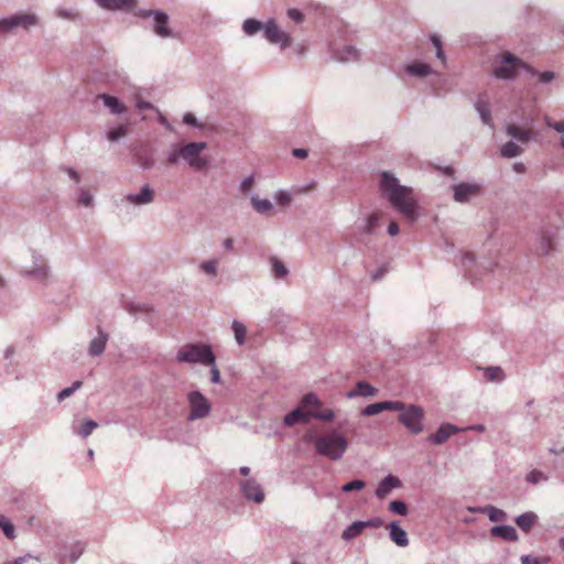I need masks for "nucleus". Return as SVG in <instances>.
I'll use <instances>...</instances> for the list:
<instances>
[{
    "label": "nucleus",
    "instance_id": "423d86ee",
    "mask_svg": "<svg viewBox=\"0 0 564 564\" xmlns=\"http://www.w3.org/2000/svg\"><path fill=\"white\" fill-rule=\"evenodd\" d=\"M176 359L184 364H214L215 355L209 345L187 344L178 349Z\"/></svg>",
    "mask_w": 564,
    "mask_h": 564
},
{
    "label": "nucleus",
    "instance_id": "39448f33",
    "mask_svg": "<svg viewBox=\"0 0 564 564\" xmlns=\"http://www.w3.org/2000/svg\"><path fill=\"white\" fill-rule=\"evenodd\" d=\"M520 69H524L530 74H535V70L527 65L521 58L517 57L510 52H503L500 55V61H496L492 73L496 78L510 80L513 79Z\"/></svg>",
    "mask_w": 564,
    "mask_h": 564
},
{
    "label": "nucleus",
    "instance_id": "393cba45",
    "mask_svg": "<svg viewBox=\"0 0 564 564\" xmlns=\"http://www.w3.org/2000/svg\"><path fill=\"white\" fill-rule=\"evenodd\" d=\"M490 533L505 541L517 542L519 540L516 529L508 524L495 525L491 528Z\"/></svg>",
    "mask_w": 564,
    "mask_h": 564
},
{
    "label": "nucleus",
    "instance_id": "49530a36",
    "mask_svg": "<svg viewBox=\"0 0 564 564\" xmlns=\"http://www.w3.org/2000/svg\"><path fill=\"white\" fill-rule=\"evenodd\" d=\"M321 404L318 397L313 392L306 393L301 401L303 408H318Z\"/></svg>",
    "mask_w": 564,
    "mask_h": 564
},
{
    "label": "nucleus",
    "instance_id": "7c9ffc66",
    "mask_svg": "<svg viewBox=\"0 0 564 564\" xmlns=\"http://www.w3.org/2000/svg\"><path fill=\"white\" fill-rule=\"evenodd\" d=\"M99 7L107 10H120L133 6L134 0H95Z\"/></svg>",
    "mask_w": 564,
    "mask_h": 564
},
{
    "label": "nucleus",
    "instance_id": "72a5a7b5",
    "mask_svg": "<svg viewBox=\"0 0 564 564\" xmlns=\"http://www.w3.org/2000/svg\"><path fill=\"white\" fill-rule=\"evenodd\" d=\"M231 329L234 332L235 340L239 346L246 344L247 340V327L240 321L234 319L231 323Z\"/></svg>",
    "mask_w": 564,
    "mask_h": 564
},
{
    "label": "nucleus",
    "instance_id": "a19ab883",
    "mask_svg": "<svg viewBox=\"0 0 564 564\" xmlns=\"http://www.w3.org/2000/svg\"><path fill=\"white\" fill-rule=\"evenodd\" d=\"M128 133V124H120L118 127L111 128L107 132V139L111 142H117L121 138L126 137Z\"/></svg>",
    "mask_w": 564,
    "mask_h": 564
},
{
    "label": "nucleus",
    "instance_id": "dca6fc26",
    "mask_svg": "<svg viewBox=\"0 0 564 564\" xmlns=\"http://www.w3.org/2000/svg\"><path fill=\"white\" fill-rule=\"evenodd\" d=\"M403 409V402L400 401H382L367 405L361 410V415L372 416L382 411H401Z\"/></svg>",
    "mask_w": 564,
    "mask_h": 564
},
{
    "label": "nucleus",
    "instance_id": "7ed1b4c3",
    "mask_svg": "<svg viewBox=\"0 0 564 564\" xmlns=\"http://www.w3.org/2000/svg\"><path fill=\"white\" fill-rule=\"evenodd\" d=\"M205 142H187L184 144H173L167 152V163L176 165L184 161L195 170H203L207 165V160L200 156L206 149Z\"/></svg>",
    "mask_w": 564,
    "mask_h": 564
},
{
    "label": "nucleus",
    "instance_id": "c85d7f7f",
    "mask_svg": "<svg viewBox=\"0 0 564 564\" xmlns=\"http://www.w3.org/2000/svg\"><path fill=\"white\" fill-rule=\"evenodd\" d=\"M555 232L543 230L540 237V249L544 254H550L554 250Z\"/></svg>",
    "mask_w": 564,
    "mask_h": 564
},
{
    "label": "nucleus",
    "instance_id": "0eeeda50",
    "mask_svg": "<svg viewBox=\"0 0 564 564\" xmlns=\"http://www.w3.org/2000/svg\"><path fill=\"white\" fill-rule=\"evenodd\" d=\"M399 76L401 78H412L417 80H423L426 78H434L437 82H444V76L436 70L431 64L420 61V59H411L405 62L400 69Z\"/></svg>",
    "mask_w": 564,
    "mask_h": 564
},
{
    "label": "nucleus",
    "instance_id": "5fc2aeb1",
    "mask_svg": "<svg viewBox=\"0 0 564 564\" xmlns=\"http://www.w3.org/2000/svg\"><path fill=\"white\" fill-rule=\"evenodd\" d=\"M183 122L187 126H192V127H195V128H198V129H203L204 128V124L203 123H199L196 119V117L194 116V113L192 112H186L184 116H183Z\"/></svg>",
    "mask_w": 564,
    "mask_h": 564
},
{
    "label": "nucleus",
    "instance_id": "f8f14e48",
    "mask_svg": "<svg viewBox=\"0 0 564 564\" xmlns=\"http://www.w3.org/2000/svg\"><path fill=\"white\" fill-rule=\"evenodd\" d=\"M481 193L477 182H462L453 186V198L456 203H467Z\"/></svg>",
    "mask_w": 564,
    "mask_h": 564
},
{
    "label": "nucleus",
    "instance_id": "79ce46f5",
    "mask_svg": "<svg viewBox=\"0 0 564 564\" xmlns=\"http://www.w3.org/2000/svg\"><path fill=\"white\" fill-rule=\"evenodd\" d=\"M0 528L2 529L4 535L9 540L15 539V529L9 519H7L3 514H0Z\"/></svg>",
    "mask_w": 564,
    "mask_h": 564
},
{
    "label": "nucleus",
    "instance_id": "c9c22d12",
    "mask_svg": "<svg viewBox=\"0 0 564 564\" xmlns=\"http://www.w3.org/2000/svg\"><path fill=\"white\" fill-rule=\"evenodd\" d=\"M270 262H271V272L275 279H285L288 276L289 270L283 262H281L275 257H272L270 259Z\"/></svg>",
    "mask_w": 564,
    "mask_h": 564
},
{
    "label": "nucleus",
    "instance_id": "13d9d810",
    "mask_svg": "<svg viewBox=\"0 0 564 564\" xmlns=\"http://www.w3.org/2000/svg\"><path fill=\"white\" fill-rule=\"evenodd\" d=\"M253 184L254 177L252 175H249L240 182L239 189L241 193H247L252 187Z\"/></svg>",
    "mask_w": 564,
    "mask_h": 564
},
{
    "label": "nucleus",
    "instance_id": "6e6d98bb",
    "mask_svg": "<svg viewBox=\"0 0 564 564\" xmlns=\"http://www.w3.org/2000/svg\"><path fill=\"white\" fill-rule=\"evenodd\" d=\"M334 416H335L334 411L330 409L322 411V412L311 413V417H315V419L322 420V421H332L334 419Z\"/></svg>",
    "mask_w": 564,
    "mask_h": 564
},
{
    "label": "nucleus",
    "instance_id": "9d476101",
    "mask_svg": "<svg viewBox=\"0 0 564 564\" xmlns=\"http://www.w3.org/2000/svg\"><path fill=\"white\" fill-rule=\"evenodd\" d=\"M39 23L35 13L19 12L0 20V33H10L15 29L30 30Z\"/></svg>",
    "mask_w": 564,
    "mask_h": 564
},
{
    "label": "nucleus",
    "instance_id": "a211bd4d",
    "mask_svg": "<svg viewBox=\"0 0 564 564\" xmlns=\"http://www.w3.org/2000/svg\"><path fill=\"white\" fill-rule=\"evenodd\" d=\"M360 51L355 45H344L333 51V56L341 63H355L360 59Z\"/></svg>",
    "mask_w": 564,
    "mask_h": 564
},
{
    "label": "nucleus",
    "instance_id": "bb28decb",
    "mask_svg": "<svg viewBox=\"0 0 564 564\" xmlns=\"http://www.w3.org/2000/svg\"><path fill=\"white\" fill-rule=\"evenodd\" d=\"M310 419L311 413H306L301 408H296L284 416V424L293 426L297 423H306Z\"/></svg>",
    "mask_w": 564,
    "mask_h": 564
},
{
    "label": "nucleus",
    "instance_id": "4468645a",
    "mask_svg": "<svg viewBox=\"0 0 564 564\" xmlns=\"http://www.w3.org/2000/svg\"><path fill=\"white\" fill-rule=\"evenodd\" d=\"M154 200V189L150 184H144L138 193H129L123 196L122 202L133 206H143Z\"/></svg>",
    "mask_w": 564,
    "mask_h": 564
},
{
    "label": "nucleus",
    "instance_id": "f257e3e1",
    "mask_svg": "<svg viewBox=\"0 0 564 564\" xmlns=\"http://www.w3.org/2000/svg\"><path fill=\"white\" fill-rule=\"evenodd\" d=\"M379 188L392 208L404 219L411 224L419 219L417 198L412 187L402 185L394 174L383 171L380 174Z\"/></svg>",
    "mask_w": 564,
    "mask_h": 564
},
{
    "label": "nucleus",
    "instance_id": "6ab92c4d",
    "mask_svg": "<svg viewBox=\"0 0 564 564\" xmlns=\"http://www.w3.org/2000/svg\"><path fill=\"white\" fill-rule=\"evenodd\" d=\"M401 487V481L397 476L388 475L377 486L376 497L379 499L386 498L392 489Z\"/></svg>",
    "mask_w": 564,
    "mask_h": 564
},
{
    "label": "nucleus",
    "instance_id": "bf43d9fd",
    "mask_svg": "<svg viewBox=\"0 0 564 564\" xmlns=\"http://www.w3.org/2000/svg\"><path fill=\"white\" fill-rule=\"evenodd\" d=\"M538 76V79L541 84H549L551 83L553 79H554V73L553 72H550V70H546V72H543V73H536L535 74Z\"/></svg>",
    "mask_w": 564,
    "mask_h": 564
},
{
    "label": "nucleus",
    "instance_id": "37998d69",
    "mask_svg": "<svg viewBox=\"0 0 564 564\" xmlns=\"http://www.w3.org/2000/svg\"><path fill=\"white\" fill-rule=\"evenodd\" d=\"M274 200L276 204L283 207H289L292 203V196L290 192L285 189H278L273 195Z\"/></svg>",
    "mask_w": 564,
    "mask_h": 564
},
{
    "label": "nucleus",
    "instance_id": "680f3d73",
    "mask_svg": "<svg viewBox=\"0 0 564 564\" xmlns=\"http://www.w3.org/2000/svg\"><path fill=\"white\" fill-rule=\"evenodd\" d=\"M55 13L62 19H73L75 17L74 11L70 9L58 8L55 10Z\"/></svg>",
    "mask_w": 564,
    "mask_h": 564
},
{
    "label": "nucleus",
    "instance_id": "864d4df0",
    "mask_svg": "<svg viewBox=\"0 0 564 564\" xmlns=\"http://www.w3.org/2000/svg\"><path fill=\"white\" fill-rule=\"evenodd\" d=\"M94 196L88 189H82L78 195V203L85 207L93 206Z\"/></svg>",
    "mask_w": 564,
    "mask_h": 564
},
{
    "label": "nucleus",
    "instance_id": "5701e85b",
    "mask_svg": "<svg viewBox=\"0 0 564 564\" xmlns=\"http://www.w3.org/2000/svg\"><path fill=\"white\" fill-rule=\"evenodd\" d=\"M378 393V389L371 386L367 381H358L355 388L346 393L348 399L356 397H375Z\"/></svg>",
    "mask_w": 564,
    "mask_h": 564
},
{
    "label": "nucleus",
    "instance_id": "2eb2a0df",
    "mask_svg": "<svg viewBox=\"0 0 564 564\" xmlns=\"http://www.w3.org/2000/svg\"><path fill=\"white\" fill-rule=\"evenodd\" d=\"M240 490L249 501L260 503L264 500V492L254 478H248L240 482Z\"/></svg>",
    "mask_w": 564,
    "mask_h": 564
},
{
    "label": "nucleus",
    "instance_id": "aec40b11",
    "mask_svg": "<svg viewBox=\"0 0 564 564\" xmlns=\"http://www.w3.org/2000/svg\"><path fill=\"white\" fill-rule=\"evenodd\" d=\"M97 99L101 100L110 111L111 115H124L127 113V107L115 96L108 94H100Z\"/></svg>",
    "mask_w": 564,
    "mask_h": 564
},
{
    "label": "nucleus",
    "instance_id": "58836bf2",
    "mask_svg": "<svg viewBox=\"0 0 564 564\" xmlns=\"http://www.w3.org/2000/svg\"><path fill=\"white\" fill-rule=\"evenodd\" d=\"M522 153V149L514 143L513 141H509L501 148V155L507 159H512Z\"/></svg>",
    "mask_w": 564,
    "mask_h": 564
},
{
    "label": "nucleus",
    "instance_id": "9b49d317",
    "mask_svg": "<svg viewBox=\"0 0 564 564\" xmlns=\"http://www.w3.org/2000/svg\"><path fill=\"white\" fill-rule=\"evenodd\" d=\"M32 259L33 264L22 271V276L34 279L43 286L48 285L52 274L46 260L37 252H33Z\"/></svg>",
    "mask_w": 564,
    "mask_h": 564
},
{
    "label": "nucleus",
    "instance_id": "a18cd8bd",
    "mask_svg": "<svg viewBox=\"0 0 564 564\" xmlns=\"http://www.w3.org/2000/svg\"><path fill=\"white\" fill-rule=\"evenodd\" d=\"M378 224V217L376 215L368 216L362 226L360 227V231L362 234L371 235Z\"/></svg>",
    "mask_w": 564,
    "mask_h": 564
},
{
    "label": "nucleus",
    "instance_id": "f704fd0d",
    "mask_svg": "<svg viewBox=\"0 0 564 564\" xmlns=\"http://www.w3.org/2000/svg\"><path fill=\"white\" fill-rule=\"evenodd\" d=\"M365 527H364V523L362 521H355L354 523H351L350 525H348L341 533V538L345 540V541H350L357 536H359L361 534V532L364 531Z\"/></svg>",
    "mask_w": 564,
    "mask_h": 564
},
{
    "label": "nucleus",
    "instance_id": "c03bdc74",
    "mask_svg": "<svg viewBox=\"0 0 564 564\" xmlns=\"http://www.w3.org/2000/svg\"><path fill=\"white\" fill-rule=\"evenodd\" d=\"M83 382L79 380H76L73 382V384L68 388L63 389L57 393V400L58 402L64 401L65 399L69 398L75 391H77L82 387Z\"/></svg>",
    "mask_w": 564,
    "mask_h": 564
},
{
    "label": "nucleus",
    "instance_id": "4c0bfd02",
    "mask_svg": "<svg viewBox=\"0 0 564 564\" xmlns=\"http://www.w3.org/2000/svg\"><path fill=\"white\" fill-rule=\"evenodd\" d=\"M97 427L98 423L96 421L87 419L75 430V433L82 438H87Z\"/></svg>",
    "mask_w": 564,
    "mask_h": 564
},
{
    "label": "nucleus",
    "instance_id": "f03ea898",
    "mask_svg": "<svg viewBox=\"0 0 564 564\" xmlns=\"http://www.w3.org/2000/svg\"><path fill=\"white\" fill-rule=\"evenodd\" d=\"M241 30L249 37L261 33L269 44L278 45L281 51L290 47L293 43L292 36L279 26L274 18H269L265 21L248 18L242 22Z\"/></svg>",
    "mask_w": 564,
    "mask_h": 564
},
{
    "label": "nucleus",
    "instance_id": "4d7b16f0",
    "mask_svg": "<svg viewBox=\"0 0 564 564\" xmlns=\"http://www.w3.org/2000/svg\"><path fill=\"white\" fill-rule=\"evenodd\" d=\"M286 14L289 19L294 21L295 23H302L304 21V14L297 9H289Z\"/></svg>",
    "mask_w": 564,
    "mask_h": 564
},
{
    "label": "nucleus",
    "instance_id": "6e6552de",
    "mask_svg": "<svg viewBox=\"0 0 564 564\" xmlns=\"http://www.w3.org/2000/svg\"><path fill=\"white\" fill-rule=\"evenodd\" d=\"M399 422L408 429L412 434H420L424 430L423 419L424 412L423 409L411 404L406 406L403 403V409L399 411Z\"/></svg>",
    "mask_w": 564,
    "mask_h": 564
},
{
    "label": "nucleus",
    "instance_id": "603ef678",
    "mask_svg": "<svg viewBox=\"0 0 564 564\" xmlns=\"http://www.w3.org/2000/svg\"><path fill=\"white\" fill-rule=\"evenodd\" d=\"M521 564H549V558L545 556L522 555Z\"/></svg>",
    "mask_w": 564,
    "mask_h": 564
},
{
    "label": "nucleus",
    "instance_id": "473e14b6",
    "mask_svg": "<svg viewBox=\"0 0 564 564\" xmlns=\"http://www.w3.org/2000/svg\"><path fill=\"white\" fill-rule=\"evenodd\" d=\"M507 133L522 143L528 142L531 139L532 132L530 130L521 129L518 126L509 124L507 127Z\"/></svg>",
    "mask_w": 564,
    "mask_h": 564
},
{
    "label": "nucleus",
    "instance_id": "8fccbe9b",
    "mask_svg": "<svg viewBox=\"0 0 564 564\" xmlns=\"http://www.w3.org/2000/svg\"><path fill=\"white\" fill-rule=\"evenodd\" d=\"M544 119H545L546 124L550 128L554 129L558 133L564 134V121L553 122L549 116H545ZM560 143H561L562 147H564V135L561 137Z\"/></svg>",
    "mask_w": 564,
    "mask_h": 564
},
{
    "label": "nucleus",
    "instance_id": "e433bc0d",
    "mask_svg": "<svg viewBox=\"0 0 564 564\" xmlns=\"http://www.w3.org/2000/svg\"><path fill=\"white\" fill-rule=\"evenodd\" d=\"M219 260L212 258L199 263V270L208 276H216L218 271Z\"/></svg>",
    "mask_w": 564,
    "mask_h": 564
},
{
    "label": "nucleus",
    "instance_id": "f3484780",
    "mask_svg": "<svg viewBox=\"0 0 564 564\" xmlns=\"http://www.w3.org/2000/svg\"><path fill=\"white\" fill-rule=\"evenodd\" d=\"M460 432V429L452 423H443L437 431L427 436L430 443L441 445L444 444L451 436Z\"/></svg>",
    "mask_w": 564,
    "mask_h": 564
},
{
    "label": "nucleus",
    "instance_id": "2f4dec72",
    "mask_svg": "<svg viewBox=\"0 0 564 564\" xmlns=\"http://www.w3.org/2000/svg\"><path fill=\"white\" fill-rule=\"evenodd\" d=\"M481 511L482 514H486L491 522H502L507 519V513L492 505L484 506Z\"/></svg>",
    "mask_w": 564,
    "mask_h": 564
},
{
    "label": "nucleus",
    "instance_id": "b1692460",
    "mask_svg": "<svg viewBox=\"0 0 564 564\" xmlns=\"http://www.w3.org/2000/svg\"><path fill=\"white\" fill-rule=\"evenodd\" d=\"M389 529V535L391 541H393L400 547H405L409 545L408 533L404 529L400 527L398 521L391 522Z\"/></svg>",
    "mask_w": 564,
    "mask_h": 564
},
{
    "label": "nucleus",
    "instance_id": "412c9836",
    "mask_svg": "<svg viewBox=\"0 0 564 564\" xmlns=\"http://www.w3.org/2000/svg\"><path fill=\"white\" fill-rule=\"evenodd\" d=\"M475 109L478 112L481 122L485 126L494 128V122H492V117H491V111H490L488 99L485 98L484 96H479L475 102Z\"/></svg>",
    "mask_w": 564,
    "mask_h": 564
},
{
    "label": "nucleus",
    "instance_id": "e2e57ef3",
    "mask_svg": "<svg viewBox=\"0 0 564 564\" xmlns=\"http://www.w3.org/2000/svg\"><path fill=\"white\" fill-rule=\"evenodd\" d=\"M362 523L365 528H380L383 525V520L381 518H371L362 521Z\"/></svg>",
    "mask_w": 564,
    "mask_h": 564
},
{
    "label": "nucleus",
    "instance_id": "338daca9",
    "mask_svg": "<svg viewBox=\"0 0 564 564\" xmlns=\"http://www.w3.org/2000/svg\"><path fill=\"white\" fill-rule=\"evenodd\" d=\"M388 234L392 237L399 234V225L395 221H391L388 226Z\"/></svg>",
    "mask_w": 564,
    "mask_h": 564
},
{
    "label": "nucleus",
    "instance_id": "c756f323",
    "mask_svg": "<svg viewBox=\"0 0 564 564\" xmlns=\"http://www.w3.org/2000/svg\"><path fill=\"white\" fill-rule=\"evenodd\" d=\"M482 371L489 382L501 383L506 378L503 369L499 366H489L484 368Z\"/></svg>",
    "mask_w": 564,
    "mask_h": 564
},
{
    "label": "nucleus",
    "instance_id": "0e129e2a",
    "mask_svg": "<svg viewBox=\"0 0 564 564\" xmlns=\"http://www.w3.org/2000/svg\"><path fill=\"white\" fill-rule=\"evenodd\" d=\"M63 170L76 184L80 182V176L76 170H74L73 167H64Z\"/></svg>",
    "mask_w": 564,
    "mask_h": 564
},
{
    "label": "nucleus",
    "instance_id": "774afa93",
    "mask_svg": "<svg viewBox=\"0 0 564 564\" xmlns=\"http://www.w3.org/2000/svg\"><path fill=\"white\" fill-rule=\"evenodd\" d=\"M292 153L297 159H305L308 155L307 150L306 149H302V148L294 149Z\"/></svg>",
    "mask_w": 564,
    "mask_h": 564
},
{
    "label": "nucleus",
    "instance_id": "20e7f679",
    "mask_svg": "<svg viewBox=\"0 0 564 564\" xmlns=\"http://www.w3.org/2000/svg\"><path fill=\"white\" fill-rule=\"evenodd\" d=\"M348 447L347 438L337 433L333 432L315 440L316 452L332 460H339Z\"/></svg>",
    "mask_w": 564,
    "mask_h": 564
},
{
    "label": "nucleus",
    "instance_id": "ea45409f",
    "mask_svg": "<svg viewBox=\"0 0 564 564\" xmlns=\"http://www.w3.org/2000/svg\"><path fill=\"white\" fill-rule=\"evenodd\" d=\"M430 40H431L433 46L435 47V56L437 57V59L441 61L442 65L445 66L446 65V55L443 50V44H442L441 37L436 34H432L430 36Z\"/></svg>",
    "mask_w": 564,
    "mask_h": 564
},
{
    "label": "nucleus",
    "instance_id": "09e8293b",
    "mask_svg": "<svg viewBox=\"0 0 564 564\" xmlns=\"http://www.w3.org/2000/svg\"><path fill=\"white\" fill-rule=\"evenodd\" d=\"M366 487V482L361 479H355L350 482H347L345 484L343 487H341V491L343 492H351V491H355V490H361Z\"/></svg>",
    "mask_w": 564,
    "mask_h": 564
},
{
    "label": "nucleus",
    "instance_id": "69168bd1",
    "mask_svg": "<svg viewBox=\"0 0 564 564\" xmlns=\"http://www.w3.org/2000/svg\"><path fill=\"white\" fill-rule=\"evenodd\" d=\"M135 106L139 110H148L152 108V104L143 99H138Z\"/></svg>",
    "mask_w": 564,
    "mask_h": 564
},
{
    "label": "nucleus",
    "instance_id": "cd10ccee",
    "mask_svg": "<svg viewBox=\"0 0 564 564\" xmlns=\"http://www.w3.org/2000/svg\"><path fill=\"white\" fill-rule=\"evenodd\" d=\"M252 208L260 215H267L272 212L273 205L268 198H260L257 195L250 196Z\"/></svg>",
    "mask_w": 564,
    "mask_h": 564
},
{
    "label": "nucleus",
    "instance_id": "de8ad7c7",
    "mask_svg": "<svg viewBox=\"0 0 564 564\" xmlns=\"http://www.w3.org/2000/svg\"><path fill=\"white\" fill-rule=\"evenodd\" d=\"M389 509L391 512L400 516H406L408 514V507L404 501L402 500H393L389 505Z\"/></svg>",
    "mask_w": 564,
    "mask_h": 564
},
{
    "label": "nucleus",
    "instance_id": "4be33fe9",
    "mask_svg": "<svg viewBox=\"0 0 564 564\" xmlns=\"http://www.w3.org/2000/svg\"><path fill=\"white\" fill-rule=\"evenodd\" d=\"M108 334L105 333L100 327H98V336L93 338L89 343L88 354L91 357L100 356L106 348V344L108 341Z\"/></svg>",
    "mask_w": 564,
    "mask_h": 564
},
{
    "label": "nucleus",
    "instance_id": "a878e982",
    "mask_svg": "<svg viewBox=\"0 0 564 564\" xmlns=\"http://www.w3.org/2000/svg\"><path fill=\"white\" fill-rule=\"evenodd\" d=\"M538 516L533 511L524 512L516 517L514 522L525 533L538 522Z\"/></svg>",
    "mask_w": 564,
    "mask_h": 564
},
{
    "label": "nucleus",
    "instance_id": "1a4fd4ad",
    "mask_svg": "<svg viewBox=\"0 0 564 564\" xmlns=\"http://www.w3.org/2000/svg\"><path fill=\"white\" fill-rule=\"evenodd\" d=\"M189 412L187 420L191 422L207 417L212 412V404L208 399L198 390L187 393Z\"/></svg>",
    "mask_w": 564,
    "mask_h": 564
},
{
    "label": "nucleus",
    "instance_id": "052dcab7",
    "mask_svg": "<svg viewBox=\"0 0 564 564\" xmlns=\"http://www.w3.org/2000/svg\"><path fill=\"white\" fill-rule=\"evenodd\" d=\"M206 366H210V373H212L210 381L213 383H219L220 382V372H219L218 368L216 367V361L214 364H207Z\"/></svg>",
    "mask_w": 564,
    "mask_h": 564
},
{
    "label": "nucleus",
    "instance_id": "ddd939ff",
    "mask_svg": "<svg viewBox=\"0 0 564 564\" xmlns=\"http://www.w3.org/2000/svg\"><path fill=\"white\" fill-rule=\"evenodd\" d=\"M143 18L152 17L153 18V30L161 37H169L172 35L171 30L169 29V15L162 11L149 10L143 11L140 14Z\"/></svg>",
    "mask_w": 564,
    "mask_h": 564
},
{
    "label": "nucleus",
    "instance_id": "3c124183",
    "mask_svg": "<svg viewBox=\"0 0 564 564\" xmlns=\"http://www.w3.org/2000/svg\"><path fill=\"white\" fill-rule=\"evenodd\" d=\"M546 479H547V478H546V476H545L542 471L536 470V469L531 470V471L527 475V477H525V480H527L528 482H530V484H533V485H536V484H539V482H541V481H544V480H546Z\"/></svg>",
    "mask_w": 564,
    "mask_h": 564
}]
</instances>
